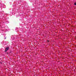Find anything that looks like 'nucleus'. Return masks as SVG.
<instances>
[{"label": "nucleus", "instance_id": "nucleus-4", "mask_svg": "<svg viewBox=\"0 0 76 76\" xmlns=\"http://www.w3.org/2000/svg\"><path fill=\"white\" fill-rule=\"evenodd\" d=\"M47 42H49V40H47Z\"/></svg>", "mask_w": 76, "mask_h": 76}, {"label": "nucleus", "instance_id": "nucleus-3", "mask_svg": "<svg viewBox=\"0 0 76 76\" xmlns=\"http://www.w3.org/2000/svg\"><path fill=\"white\" fill-rule=\"evenodd\" d=\"M16 17H17V18H18V15H16Z\"/></svg>", "mask_w": 76, "mask_h": 76}, {"label": "nucleus", "instance_id": "nucleus-5", "mask_svg": "<svg viewBox=\"0 0 76 76\" xmlns=\"http://www.w3.org/2000/svg\"><path fill=\"white\" fill-rule=\"evenodd\" d=\"M6 37H5V39H6Z\"/></svg>", "mask_w": 76, "mask_h": 76}, {"label": "nucleus", "instance_id": "nucleus-2", "mask_svg": "<svg viewBox=\"0 0 76 76\" xmlns=\"http://www.w3.org/2000/svg\"><path fill=\"white\" fill-rule=\"evenodd\" d=\"M74 5H75V6H76V2H75L74 3Z\"/></svg>", "mask_w": 76, "mask_h": 76}, {"label": "nucleus", "instance_id": "nucleus-1", "mask_svg": "<svg viewBox=\"0 0 76 76\" xmlns=\"http://www.w3.org/2000/svg\"><path fill=\"white\" fill-rule=\"evenodd\" d=\"M9 47H7L5 49V52H6L8 50H9Z\"/></svg>", "mask_w": 76, "mask_h": 76}]
</instances>
